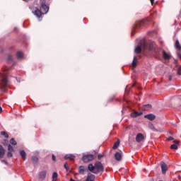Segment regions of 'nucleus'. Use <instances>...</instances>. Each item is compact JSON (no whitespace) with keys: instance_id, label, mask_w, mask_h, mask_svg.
Here are the masks:
<instances>
[{"instance_id":"obj_1","label":"nucleus","mask_w":181,"mask_h":181,"mask_svg":"<svg viewBox=\"0 0 181 181\" xmlns=\"http://www.w3.org/2000/svg\"><path fill=\"white\" fill-rule=\"evenodd\" d=\"M46 0H40V4L41 6L40 10L37 7L33 9L32 12L37 18H40L42 14H47L48 13L49 8L46 5Z\"/></svg>"},{"instance_id":"obj_2","label":"nucleus","mask_w":181,"mask_h":181,"mask_svg":"<svg viewBox=\"0 0 181 181\" xmlns=\"http://www.w3.org/2000/svg\"><path fill=\"white\" fill-rule=\"evenodd\" d=\"M88 170L95 175L102 174L104 172V166L100 161H95L94 165L92 163L88 164Z\"/></svg>"},{"instance_id":"obj_3","label":"nucleus","mask_w":181,"mask_h":181,"mask_svg":"<svg viewBox=\"0 0 181 181\" xmlns=\"http://www.w3.org/2000/svg\"><path fill=\"white\" fill-rule=\"evenodd\" d=\"M162 50L158 49V48H156L155 45L153 43L150 44L148 45V54L147 56L148 57H155L156 58H158L161 54H162Z\"/></svg>"},{"instance_id":"obj_4","label":"nucleus","mask_w":181,"mask_h":181,"mask_svg":"<svg viewBox=\"0 0 181 181\" xmlns=\"http://www.w3.org/2000/svg\"><path fill=\"white\" fill-rule=\"evenodd\" d=\"M148 47L149 45H148L144 40H142L140 41L139 45L136 47L135 49V52L139 54L141 52L143 49V53L148 56Z\"/></svg>"},{"instance_id":"obj_5","label":"nucleus","mask_w":181,"mask_h":181,"mask_svg":"<svg viewBox=\"0 0 181 181\" xmlns=\"http://www.w3.org/2000/svg\"><path fill=\"white\" fill-rule=\"evenodd\" d=\"M8 83L7 75L0 72V90L2 92L6 91V88L8 85Z\"/></svg>"},{"instance_id":"obj_6","label":"nucleus","mask_w":181,"mask_h":181,"mask_svg":"<svg viewBox=\"0 0 181 181\" xmlns=\"http://www.w3.org/2000/svg\"><path fill=\"white\" fill-rule=\"evenodd\" d=\"M147 21H137L136 23L133 25V30L132 35L134 36V31H135L136 29H139L141 27L144 26L145 24L146 23Z\"/></svg>"},{"instance_id":"obj_7","label":"nucleus","mask_w":181,"mask_h":181,"mask_svg":"<svg viewBox=\"0 0 181 181\" xmlns=\"http://www.w3.org/2000/svg\"><path fill=\"white\" fill-rule=\"evenodd\" d=\"M94 160V156L93 154L84 155L82 158V161L84 163H88Z\"/></svg>"},{"instance_id":"obj_8","label":"nucleus","mask_w":181,"mask_h":181,"mask_svg":"<svg viewBox=\"0 0 181 181\" xmlns=\"http://www.w3.org/2000/svg\"><path fill=\"white\" fill-rule=\"evenodd\" d=\"M136 141L137 143H141L144 141V136L141 133H139L136 135Z\"/></svg>"},{"instance_id":"obj_9","label":"nucleus","mask_w":181,"mask_h":181,"mask_svg":"<svg viewBox=\"0 0 181 181\" xmlns=\"http://www.w3.org/2000/svg\"><path fill=\"white\" fill-rule=\"evenodd\" d=\"M87 171V168L84 165H80L78 167V173L81 175H84L85 173Z\"/></svg>"},{"instance_id":"obj_10","label":"nucleus","mask_w":181,"mask_h":181,"mask_svg":"<svg viewBox=\"0 0 181 181\" xmlns=\"http://www.w3.org/2000/svg\"><path fill=\"white\" fill-rule=\"evenodd\" d=\"M180 141L178 140H174V144L170 146L171 150H177L179 147Z\"/></svg>"},{"instance_id":"obj_11","label":"nucleus","mask_w":181,"mask_h":181,"mask_svg":"<svg viewBox=\"0 0 181 181\" xmlns=\"http://www.w3.org/2000/svg\"><path fill=\"white\" fill-rule=\"evenodd\" d=\"M39 176H40V179L41 180V181H44L47 177V171L42 170V171L40 172Z\"/></svg>"},{"instance_id":"obj_12","label":"nucleus","mask_w":181,"mask_h":181,"mask_svg":"<svg viewBox=\"0 0 181 181\" xmlns=\"http://www.w3.org/2000/svg\"><path fill=\"white\" fill-rule=\"evenodd\" d=\"M95 179V175L92 174L91 173H88L87 175V178L85 181H94Z\"/></svg>"},{"instance_id":"obj_13","label":"nucleus","mask_w":181,"mask_h":181,"mask_svg":"<svg viewBox=\"0 0 181 181\" xmlns=\"http://www.w3.org/2000/svg\"><path fill=\"white\" fill-rule=\"evenodd\" d=\"M6 154V150L2 145H0V159L4 158Z\"/></svg>"},{"instance_id":"obj_14","label":"nucleus","mask_w":181,"mask_h":181,"mask_svg":"<svg viewBox=\"0 0 181 181\" xmlns=\"http://www.w3.org/2000/svg\"><path fill=\"white\" fill-rule=\"evenodd\" d=\"M144 118H147V119H148L149 121H154V119H156V116L153 114H148V115H146L144 116Z\"/></svg>"},{"instance_id":"obj_15","label":"nucleus","mask_w":181,"mask_h":181,"mask_svg":"<svg viewBox=\"0 0 181 181\" xmlns=\"http://www.w3.org/2000/svg\"><path fill=\"white\" fill-rule=\"evenodd\" d=\"M148 128L154 132H160V129H156L152 123L148 124Z\"/></svg>"},{"instance_id":"obj_16","label":"nucleus","mask_w":181,"mask_h":181,"mask_svg":"<svg viewBox=\"0 0 181 181\" xmlns=\"http://www.w3.org/2000/svg\"><path fill=\"white\" fill-rule=\"evenodd\" d=\"M160 165H161V168H162V173H163V174L165 175L166 173V171L168 170V165L164 162H161Z\"/></svg>"},{"instance_id":"obj_17","label":"nucleus","mask_w":181,"mask_h":181,"mask_svg":"<svg viewBox=\"0 0 181 181\" xmlns=\"http://www.w3.org/2000/svg\"><path fill=\"white\" fill-rule=\"evenodd\" d=\"M65 160H70L71 161L76 159V156L73 154H66L64 157Z\"/></svg>"},{"instance_id":"obj_18","label":"nucleus","mask_w":181,"mask_h":181,"mask_svg":"<svg viewBox=\"0 0 181 181\" xmlns=\"http://www.w3.org/2000/svg\"><path fill=\"white\" fill-rule=\"evenodd\" d=\"M162 54H163V57L164 59H165V60H168L172 57L170 54L167 53L165 51H163Z\"/></svg>"},{"instance_id":"obj_19","label":"nucleus","mask_w":181,"mask_h":181,"mask_svg":"<svg viewBox=\"0 0 181 181\" xmlns=\"http://www.w3.org/2000/svg\"><path fill=\"white\" fill-rule=\"evenodd\" d=\"M122 155L119 152H116L115 154V158L117 161H121L122 160Z\"/></svg>"},{"instance_id":"obj_20","label":"nucleus","mask_w":181,"mask_h":181,"mask_svg":"<svg viewBox=\"0 0 181 181\" xmlns=\"http://www.w3.org/2000/svg\"><path fill=\"white\" fill-rule=\"evenodd\" d=\"M21 156L23 160H25L27 158V153L24 150L21 151L20 152Z\"/></svg>"},{"instance_id":"obj_21","label":"nucleus","mask_w":181,"mask_h":181,"mask_svg":"<svg viewBox=\"0 0 181 181\" xmlns=\"http://www.w3.org/2000/svg\"><path fill=\"white\" fill-rule=\"evenodd\" d=\"M142 112H134L131 113V117H132V118H136V117H139V115H142Z\"/></svg>"},{"instance_id":"obj_22","label":"nucleus","mask_w":181,"mask_h":181,"mask_svg":"<svg viewBox=\"0 0 181 181\" xmlns=\"http://www.w3.org/2000/svg\"><path fill=\"white\" fill-rule=\"evenodd\" d=\"M119 144H120V140L117 139V141L112 146V149L116 150L119 147Z\"/></svg>"},{"instance_id":"obj_23","label":"nucleus","mask_w":181,"mask_h":181,"mask_svg":"<svg viewBox=\"0 0 181 181\" xmlns=\"http://www.w3.org/2000/svg\"><path fill=\"white\" fill-rule=\"evenodd\" d=\"M151 108H152V105L151 104L144 105L143 106V110H144L145 111H148V110H151Z\"/></svg>"},{"instance_id":"obj_24","label":"nucleus","mask_w":181,"mask_h":181,"mask_svg":"<svg viewBox=\"0 0 181 181\" xmlns=\"http://www.w3.org/2000/svg\"><path fill=\"white\" fill-rule=\"evenodd\" d=\"M32 162H33V164L36 165L39 162V158L37 156H33L32 157Z\"/></svg>"},{"instance_id":"obj_25","label":"nucleus","mask_w":181,"mask_h":181,"mask_svg":"<svg viewBox=\"0 0 181 181\" xmlns=\"http://www.w3.org/2000/svg\"><path fill=\"white\" fill-rule=\"evenodd\" d=\"M175 49H177V50H178V51L181 50V46H180L179 40L175 41Z\"/></svg>"},{"instance_id":"obj_26","label":"nucleus","mask_w":181,"mask_h":181,"mask_svg":"<svg viewBox=\"0 0 181 181\" xmlns=\"http://www.w3.org/2000/svg\"><path fill=\"white\" fill-rule=\"evenodd\" d=\"M136 64H137V58L134 57V60L132 62V66L134 69L136 67Z\"/></svg>"},{"instance_id":"obj_27","label":"nucleus","mask_w":181,"mask_h":181,"mask_svg":"<svg viewBox=\"0 0 181 181\" xmlns=\"http://www.w3.org/2000/svg\"><path fill=\"white\" fill-rule=\"evenodd\" d=\"M10 144L13 146H16L18 144L17 141L14 138L11 139Z\"/></svg>"},{"instance_id":"obj_28","label":"nucleus","mask_w":181,"mask_h":181,"mask_svg":"<svg viewBox=\"0 0 181 181\" xmlns=\"http://www.w3.org/2000/svg\"><path fill=\"white\" fill-rule=\"evenodd\" d=\"M1 136H4L5 139L9 138V135L6 132H1Z\"/></svg>"},{"instance_id":"obj_29","label":"nucleus","mask_w":181,"mask_h":181,"mask_svg":"<svg viewBox=\"0 0 181 181\" xmlns=\"http://www.w3.org/2000/svg\"><path fill=\"white\" fill-rule=\"evenodd\" d=\"M58 175L56 172H54L52 174V181H57V180Z\"/></svg>"},{"instance_id":"obj_30","label":"nucleus","mask_w":181,"mask_h":181,"mask_svg":"<svg viewBox=\"0 0 181 181\" xmlns=\"http://www.w3.org/2000/svg\"><path fill=\"white\" fill-rule=\"evenodd\" d=\"M16 55H17V57L18 59H22L23 57V56H24V54H23V53L22 52H18L16 53Z\"/></svg>"},{"instance_id":"obj_31","label":"nucleus","mask_w":181,"mask_h":181,"mask_svg":"<svg viewBox=\"0 0 181 181\" xmlns=\"http://www.w3.org/2000/svg\"><path fill=\"white\" fill-rule=\"evenodd\" d=\"M8 151L11 152H14V148L11 144H8Z\"/></svg>"},{"instance_id":"obj_32","label":"nucleus","mask_w":181,"mask_h":181,"mask_svg":"<svg viewBox=\"0 0 181 181\" xmlns=\"http://www.w3.org/2000/svg\"><path fill=\"white\" fill-rule=\"evenodd\" d=\"M64 168L66 169V171L70 170V168L69 167V165L67 164V163H65L64 165Z\"/></svg>"},{"instance_id":"obj_33","label":"nucleus","mask_w":181,"mask_h":181,"mask_svg":"<svg viewBox=\"0 0 181 181\" xmlns=\"http://www.w3.org/2000/svg\"><path fill=\"white\" fill-rule=\"evenodd\" d=\"M7 62H13V56L12 55H8V56Z\"/></svg>"},{"instance_id":"obj_34","label":"nucleus","mask_w":181,"mask_h":181,"mask_svg":"<svg viewBox=\"0 0 181 181\" xmlns=\"http://www.w3.org/2000/svg\"><path fill=\"white\" fill-rule=\"evenodd\" d=\"M13 151H8V153H7V157L8 158H12L13 157Z\"/></svg>"},{"instance_id":"obj_35","label":"nucleus","mask_w":181,"mask_h":181,"mask_svg":"<svg viewBox=\"0 0 181 181\" xmlns=\"http://www.w3.org/2000/svg\"><path fill=\"white\" fill-rule=\"evenodd\" d=\"M10 69L11 68H9L8 66H5V68H3V71L7 72V71H10Z\"/></svg>"},{"instance_id":"obj_36","label":"nucleus","mask_w":181,"mask_h":181,"mask_svg":"<svg viewBox=\"0 0 181 181\" xmlns=\"http://www.w3.org/2000/svg\"><path fill=\"white\" fill-rule=\"evenodd\" d=\"M103 156H104V154H103V153H99V154L98 155V160H100V159H101L102 158H103Z\"/></svg>"},{"instance_id":"obj_37","label":"nucleus","mask_w":181,"mask_h":181,"mask_svg":"<svg viewBox=\"0 0 181 181\" xmlns=\"http://www.w3.org/2000/svg\"><path fill=\"white\" fill-rule=\"evenodd\" d=\"M177 73L178 74V75H181V66L178 67V70L177 71Z\"/></svg>"},{"instance_id":"obj_38","label":"nucleus","mask_w":181,"mask_h":181,"mask_svg":"<svg viewBox=\"0 0 181 181\" xmlns=\"http://www.w3.org/2000/svg\"><path fill=\"white\" fill-rule=\"evenodd\" d=\"M52 158L54 162H56V156H54V154H52Z\"/></svg>"},{"instance_id":"obj_39","label":"nucleus","mask_w":181,"mask_h":181,"mask_svg":"<svg viewBox=\"0 0 181 181\" xmlns=\"http://www.w3.org/2000/svg\"><path fill=\"white\" fill-rule=\"evenodd\" d=\"M1 162L5 165H8V162L6 160H1Z\"/></svg>"},{"instance_id":"obj_40","label":"nucleus","mask_w":181,"mask_h":181,"mask_svg":"<svg viewBox=\"0 0 181 181\" xmlns=\"http://www.w3.org/2000/svg\"><path fill=\"white\" fill-rule=\"evenodd\" d=\"M174 140V138L173 136H170L168 138V141H173Z\"/></svg>"},{"instance_id":"obj_41","label":"nucleus","mask_w":181,"mask_h":181,"mask_svg":"<svg viewBox=\"0 0 181 181\" xmlns=\"http://www.w3.org/2000/svg\"><path fill=\"white\" fill-rule=\"evenodd\" d=\"M2 112H3V109H2L1 106H0V114H2Z\"/></svg>"},{"instance_id":"obj_42","label":"nucleus","mask_w":181,"mask_h":181,"mask_svg":"<svg viewBox=\"0 0 181 181\" xmlns=\"http://www.w3.org/2000/svg\"><path fill=\"white\" fill-rule=\"evenodd\" d=\"M177 55L178 56V58H180V59H181V54L178 53V54H177Z\"/></svg>"},{"instance_id":"obj_43","label":"nucleus","mask_w":181,"mask_h":181,"mask_svg":"<svg viewBox=\"0 0 181 181\" xmlns=\"http://www.w3.org/2000/svg\"><path fill=\"white\" fill-rule=\"evenodd\" d=\"M154 1H155V0H151V3L152 6H153Z\"/></svg>"},{"instance_id":"obj_44","label":"nucleus","mask_w":181,"mask_h":181,"mask_svg":"<svg viewBox=\"0 0 181 181\" xmlns=\"http://www.w3.org/2000/svg\"><path fill=\"white\" fill-rule=\"evenodd\" d=\"M172 78H173V76H169V80L171 81Z\"/></svg>"},{"instance_id":"obj_45","label":"nucleus","mask_w":181,"mask_h":181,"mask_svg":"<svg viewBox=\"0 0 181 181\" xmlns=\"http://www.w3.org/2000/svg\"><path fill=\"white\" fill-rule=\"evenodd\" d=\"M70 181H76V180H74L73 178H71Z\"/></svg>"},{"instance_id":"obj_46","label":"nucleus","mask_w":181,"mask_h":181,"mask_svg":"<svg viewBox=\"0 0 181 181\" xmlns=\"http://www.w3.org/2000/svg\"><path fill=\"white\" fill-rule=\"evenodd\" d=\"M5 142H6V143H8V141H7V140H5Z\"/></svg>"},{"instance_id":"obj_47","label":"nucleus","mask_w":181,"mask_h":181,"mask_svg":"<svg viewBox=\"0 0 181 181\" xmlns=\"http://www.w3.org/2000/svg\"><path fill=\"white\" fill-rule=\"evenodd\" d=\"M160 181H163V180H160Z\"/></svg>"}]
</instances>
